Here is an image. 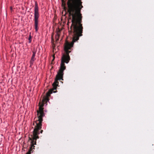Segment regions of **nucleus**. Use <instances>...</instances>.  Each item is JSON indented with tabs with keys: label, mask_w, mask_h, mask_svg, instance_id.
Instances as JSON below:
<instances>
[{
	"label": "nucleus",
	"mask_w": 154,
	"mask_h": 154,
	"mask_svg": "<svg viewBox=\"0 0 154 154\" xmlns=\"http://www.w3.org/2000/svg\"><path fill=\"white\" fill-rule=\"evenodd\" d=\"M83 27L81 23H72L71 27V32L73 31V36L72 41L69 43L66 42L64 46V50L66 54L63 55L62 58L60 68L57 75L56 76L55 80L53 84V86L54 89H56L57 86L58 85V80L61 79L63 80V71L65 69L66 67L64 63H68L70 60V57L69 54L70 52L69 50L73 46V43L79 39V36L82 35Z\"/></svg>",
	"instance_id": "obj_1"
},
{
	"label": "nucleus",
	"mask_w": 154,
	"mask_h": 154,
	"mask_svg": "<svg viewBox=\"0 0 154 154\" xmlns=\"http://www.w3.org/2000/svg\"><path fill=\"white\" fill-rule=\"evenodd\" d=\"M52 93V90L49 91L46 94L45 97H44L42 102L39 103V110L37 111L38 120H36L33 124L35 125L33 132L32 138L29 137V140H31V147H34V145L36 144V140L38 138V135L39 134L38 130L42 128V122L43 120L42 118L45 116L43 112L44 105L48 101V97L50 96L51 94Z\"/></svg>",
	"instance_id": "obj_2"
},
{
	"label": "nucleus",
	"mask_w": 154,
	"mask_h": 154,
	"mask_svg": "<svg viewBox=\"0 0 154 154\" xmlns=\"http://www.w3.org/2000/svg\"><path fill=\"white\" fill-rule=\"evenodd\" d=\"M34 11L35 28V31L37 32L38 30V19L39 17V13L38 12V7L36 2H35V3Z\"/></svg>",
	"instance_id": "obj_3"
},
{
	"label": "nucleus",
	"mask_w": 154,
	"mask_h": 154,
	"mask_svg": "<svg viewBox=\"0 0 154 154\" xmlns=\"http://www.w3.org/2000/svg\"><path fill=\"white\" fill-rule=\"evenodd\" d=\"M32 52H33V54L32 56V58L31 59V60L30 61L31 63H32L34 61V60H35V55L36 54V51H33Z\"/></svg>",
	"instance_id": "obj_4"
},
{
	"label": "nucleus",
	"mask_w": 154,
	"mask_h": 154,
	"mask_svg": "<svg viewBox=\"0 0 154 154\" xmlns=\"http://www.w3.org/2000/svg\"><path fill=\"white\" fill-rule=\"evenodd\" d=\"M59 36L58 35H57L55 37L56 39L57 40H58V38H59Z\"/></svg>",
	"instance_id": "obj_5"
},
{
	"label": "nucleus",
	"mask_w": 154,
	"mask_h": 154,
	"mask_svg": "<svg viewBox=\"0 0 154 154\" xmlns=\"http://www.w3.org/2000/svg\"><path fill=\"white\" fill-rule=\"evenodd\" d=\"M30 152L29 151L27 152V153L26 154H30Z\"/></svg>",
	"instance_id": "obj_6"
},
{
	"label": "nucleus",
	"mask_w": 154,
	"mask_h": 154,
	"mask_svg": "<svg viewBox=\"0 0 154 154\" xmlns=\"http://www.w3.org/2000/svg\"><path fill=\"white\" fill-rule=\"evenodd\" d=\"M53 60H52V61H53V60H54V58H55V57H54V55H53Z\"/></svg>",
	"instance_id": "obj_7"
},
{
	"label": "nucleus",
	"mask_w": 154,
	"mask_h": 154,
	"mask_svg": "<svg viewBox=\"0 0 154 154\" xmlns=\"http://www.w3.org/2000/svg\"><path fill=\"white\" fill-rule=\"evenodd\" d=\"M10 9H11V11H12V7H10Z\"/></svg>",
	"instance_id": "obj_8"
},
{
	"label": "nucleus",
	"mask_w": 154,
	"mask_h": 154,
	"mask_svg": "<svg viewBox=\"0 0 154 154\" xmlns=\"http://www.w3.org/2000/svg\"><path fill=\"white\" fill-rule=\"evenodd\" d=\"M43 131L42 130H41V132H40V133H42Z\"/></svg>",
	"instance_id": "obj_9"
}]
</instances>
